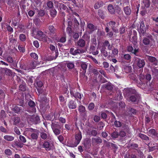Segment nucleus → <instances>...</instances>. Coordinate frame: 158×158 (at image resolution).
<instances>
[{
  "label": "nucleus",
  "mask_w": 158,
  "mask_h": 158,
  "mask_svg": "<svg viewBox=\"0 0 158 158\" xmlns=\"http://www.w3.org/2000/svg\"><path fill=\"white\" fill-rule=\"evenodd\" d=\"M66 65L69 69H71L74 67V63L73 62H68L66 63Z\"/></svg>",
  "instance_id": "nucleus-32"
},
{
  "label": "nucleus",
  "mask_w": 158,
  "mask_h": 158,
  "mask_svg": "<svg viewBox=\"0 0 158 158\" xmlns=\"http://www.w3.org/2000/svg\"><path fill=\"white\" fill-rule=\"evenodd\" d=\"M27 120L30 124H36L40 122V119L37 115L30 116L27 118Z\"/></svg>",
  "instance_id": "nucleus-4"
},
{
  "label": "nucleus",
  "mask_w": 158,
  "mask_h": 158,
  "mask_svg": "<svg viewBox=\"0 0 158 158\" xmlns=\"http://www.w3.org/2000/svg\"><path fill=\"white\" fill-rule=\"evenodd\" d=\"M103 47H107V48L109 50H111L112 48V46L111 45L109 41L107 40H105L103 43Z\"/></svg>",
  "instance_id": "nucleus-22"
},
{
  "label": "nucleus",
  "mask_w": 158,
  "mask_h": 158,
  "mask_svg": "<svg viewBox=\"0 0 158 158\" xmlns=\"http://www.w3.org/2000/svg\"><path fill=\"white\" fill-rule=\"evenodd\" d=\"M94 107V105L93 103H90L89 105L88 108L89 110H92Z\"/></svg>",
  "instance_id": "nucleus-55"
},
{
  "label": "nucleus",
  "mask_w": 158,
  "mask_h": 158,
  "mask_svg": "<svg viewBox=\"0 0 158 158\" xmlns=\"http://www.w3.org/2000/svg\"><path fill=\"white\" fill-rule=\"evenodd\" d=\"M123 10L125 14L127 15H130L131 13L130 8L128 6H127L124 8Z\"/></svg>",
  "instance_id": "nucleus-23"
},
{
  "label": "nucleus",
  "mask_w": 158,
  "mask_h": 158,
  "mask_svg": "<svg viewBox=\"0 0 158 158\" xmlns=\"http://www.w3.org/2000/svg\"><path fill=\"white\" fill-rule=\"evenodd\" d=\"M5 117V111L3 110H2L0 112V118H4Z\"/></svg>",
  "instance_id": "nucleus-48"
},
{
  "label": "nucleus",
  "mask_w": 158,
  "mask_h": 158,
  "mask_svg": "<svg viewBox=\"0 0 158 158\" xmlns=\"http://www.w3.org/2000/svg\"><path fill=\"white\" fill-rule=\"evenodd\" d=\"M123 58L124 59L127 60H129L131 59V56L128 54H126L124 55Z\"/></svg>",
  "instance_id": "nucleus-58"
},
{
  "label": "nucleus",
  "mask_w": 158,
  "mask_h": 158,
  "mask_svg": "<svg viewBox=\"0 0 158 158\" xmlns=\"http://www.w3.org/2000/svg\"><path fill=\"white\" fill-rule=\"evenodd\" d=\"M102 64L103 65V67L105 68H108L109 66V63L106 62H103L102 63Z\"/></svg>",
  "instance_id": "nucleus-60"
},
{
  "label": "nucleus",
  "mask_w": 158,
  "mask_h": 158,
  "mask_svg": "<svg viewBox=\"0 0 158 158\" xmlns=\"http://www.w3.org/2000/svg\"><path fill=\"white\" fill-rule=\"evenodd\" d=\"M62 126H60L58 122L52 123L51 124V127L52 129H61Z\"/></svg>",
  "instance_id": "nucleus-18"
},
{
  "label": "nucleus",
  "mask_w": 158,
  "mask_h": 158,
  "mask_svg": "<svg viewBox=\"0 0 158 158\" xmlns=\"http://www.w3.org/2000/svg\"><path fill=\"white\" fill-rule=\"evenodd\" d=\"M111 136L112 137L116 138L119 136V133L117 132H114L112 133Z\"/></svg>",
  "instance_id": "nucleus-47"
},
{
  "label": "nucleus",
  "mask_w": 158,
  "mask_h": 158,
  "mask_svg": "<svg viewBox=\"0 0 158 158\" xmlns=\"http://www.w3.org/2000/svg\"><path fill=\"white\" fill-rule=\"evenodd\" d=\"M53 54H54L53 55H55L54 56H53L52 59H55L58 56V53L57 51H55L54 52H53Z\"/></svg>",
  "instance_id": "nucleus-53"
},
{
  "label": "nucleus",
  "mask_w": 158,
  "mask_h": 158,
  "mask_svg": "<svg viewBox=\"0 0 158 158\" xmlns=\"http://www.w3.org/2000/svg\"><path fill=\"white\" fill-rule=\"evenodd\" d=\"M108 10L109 11L111 14H114L115 12L114 9L112 5L110 4L108 6Z\"/></svg>",
  "instance_id": "nucleus-30"
},
{
  "label": "nucleus",
  "mask_w": 158,
  "mask_h": 158,
  "mask_svg": "<svg viewBox=\"0 0 158 158\" xmlns=\"http://www.w3.org/2000/svg\"><path fill=\"white\" fill-rule=\"evenodd\" d=\"M60 129L58 128V129H52L53 131V132L54 134L57 135H59L60 133Z\"/></svg>",
  "instance_id": "nucleus-38"
},
{
  "label": "nucleus",
  "mask_w": 158,
  "mask_h": 158,
  "mask_svg": "<svg viewBox=\"0 0 158 158\" xmlns=\"http://www.w3.org/2000/svg\"><path fill=\"white\" fill-rule=\"evenodd\" d=\"M47 5L49 8H51L53 7V3L52 1H48L47 3Z\"/></svg>",
  "instance_id": "nucleus-44"
},
{
  "label": "nucleus",
  "mask_w": 158,
  "mask_h": 158,
  "mask_svg": "<svg viewBox=\"0 0 158 158\" xmlns=\"http://www.w3.org/2000/svg\"><path fill=\"white\" fill-rule=\"evenodd\" d=\"M153 31L158 33V25H156L153 28Z\"/></svg>",
  "instance_id": "nucleus-64"
},
{
  "label": "nucleus",
  "mask_w": 158,
  "mask_h": 158,
  "mask_svg": "<svg viewBox=\"0 0 158 158\" xmlns=\"http://www.w3.org/2000/svg\"><path fill=\"white\" fill-rule=\"evenodd\" d=\"M135 62L139 68L143 67L145 64V61L143 60H141L137 58H135Z\"/></svg>",
  "instance_id": "nucleus-10"
},
{
  "label": "nucleus",
  "mask_w": 158,
  "mask_h": 158,
  "mask_svg": "<svg viewBox=\"0 0 158 158\" xmlns=\"http://www.w3.org/2000/svg\"><path fill=\"white\" fill-rule=\"evenodd\" d=\"M26 131H30L32 133L30 135L31 138L33 140H37L39 135V131L36 129H33L31 128H26Z\"/></svg>",
  "instance_id": "nucleus-3"
},
{
  "label": "nucleus",
  "mask_w": 158,
  "mask_h": 158,
  "mask_svg": "<svg viewBox=\"0 0 158 158\" xmlns=\"http://www.w3.org/2000/svg\"><path fill=\"white\" fill-rule=\"evenodd\" d=\"M102 87L103 88H106L109 90H111L113 89V87L111 84L109 83L103 85Z\"/></svg>",
  "instance_id": "nucleus-21"
},
{
  "label": "nucleus",
  "mask_w": 158,
  "mask_h": 158,
  "mask_svg": "<svg viewBox=\"0 0 158 158\" xmlns=\"http://www.w3.org/2000/svg\"><path fill=\"white\" fill-rule=\"evenodd\" d=\"M30 55L31 56L35 59H37L38 58V56L37 55L34 53H31Z\"/></svg>",
  "instance_id": "nucleus-52"
},
{
  "label": "nucleus",
  "mask_w": 158,
  "mask_h": 158,
  "mask_svg": "<svg viewBox=\"0 0 158 158\" xmlns=\"http://www.w3.org/2000/svg\"><path fill=\"white\" fill-rule=\"evenodd\" d=\"M139 137L143 140H149V138L146 135L140 133L139 134Z\"/></svg>",
  "instance_id": "nucleus-31"
},
{
  "label": "nucleus",
  "mask_w": 158,
  "mask_h": 158,
  "mask_svg": "<svg viewBox=\"0 0 158 158\" xmlns=\"http://www.w3.org/2000/svg\"><path fill=\"white\" fill-rule=\"evenodd\" d=\"M97 45H90L89 48V50L92 52V54L94 55H96L98 53V51L96 50L94 52V51L96 48Z\"/></svg>",
  "instance_id": "nucleus-17"
},
{
  "label": "nucleus",
  "mask_w": 158,
  "mask_h": 158,
  "mask_svg": "<svg viewBox=\"0 0 158 158\" xmlns=\"http://www.w3.org/2000/svg\"><path fill=\"white\" fill-rule=\"evenodd\" d=\"M107 24H108L110 26L112 29V30L115 33H118V27L116 26V25L118 26V24H116L115 22L111 21L110 22L108 23Z\"/></svg>",
  "instance_id": "nucleus-9"
},
{
  "label": "nucleus",
  "mask_w": 158,
  "mask_h": 158,
  "mask_svg": "<svg viewBox=\"0 0 158 158\" xmlns=\"http://www.w3.org/2000/svg\"><path fill=\"white\" fill-rule=\"evenodd\" d=\"M100 120V118L99 116L97 115L95 116L94 117V120L96 122H98Z\"/></svg>",
  "instance_id": "nucleus-61"
},
{
  "label": "nucleus",
  "mask_w": 158,
  "mask_h": 158,
  "mask_svg": "<svg viewBox=\"0 0 158 158\" xmlns=\"http://www.w3.org/2000/svg\"><path fill=\"white\" fill-rule=\"evenodd\" d=\"M68 107L71 109H74L77 107V104L75 101L70 100L68 103Z\"/></svg>",
  "instance_id": "nucleus-13"
},
{
  "label": "nucleus",
  "mask_w": 158,
  "mask_h": 158,
  "mask_svg": "<svg viewBox=\"0 0 158 158\" xmlns=\"http://www.w3.org/2000/svg\"><path fill=\"white\" fill-rule=\"evenodd\" d=\"M136 91L135 89L132 88L125 89L124 91V94L126 96L129 95L130 94H135ZM126 97H127L125 96ZM127 99V98H126Z\"/></svg>",
  "instance_id": "nucleus-11"
},
{
  "label": "nucleus",
  "mask_w": 158,
  "mask_h": 158,
  "mask_svg": "<svg viewBox=\"0 0 158 158\" xmlns=\"http://www.w3.org/2000/svg\"><path fill=\"white\" fill-rule=\"evenodd\" d=\"M81 67L83 69V73H86V69L87 67V64L85 63H82L81 64Z\"/></svg>",
  "instance_id": "nucleus-29"
},
{
  "label": "nucleus",
  "mask_w": 158,
  "mask_h": 158,
  "mask_svg": "<svg viewBox=\"0 0 158 158\" xmlns=\"http://www.w3.org/2000/svg\"><path fill=\"white\" fill-rule=\"evenodd\" d=\"M112 54L114 55H117L118 53V49L117 48H114L112 50Z\"/></svg>",
  "instance_id": "nucleus-57"
},
{
  "label": "nucleus",
  "mask_w": 158,
  "mask_h": 158,
  "mask_svg": "<svg viewBox=\"0 0 158 158\" xmlns=\"http://www.w3.org/2000/svg\"><path fill=\"white\" fill-rule=\"evenodd\" d=\"M5 153L7 156H10L12 154L11 151L9 149L5 150Z\"/></svg>",
  "instance_id": "nucleus-46"
},
{
  "label": "nucleus",
  "mask_w": 158,
  "mask_h": 158,
  "mask_svg": "<svg viewBox=\"0 0 158 158\" xmlns=\"http://www.w3.org/2000/svg\"><path fill=\"white\" fill-rule=\"evenodd\" d=\"M126 134L125 132L123 131H120L119 133V135L121 137H124L126 136Z\"/></svg>",
  "instance_id": "nucleus-50"
},
{
  "label": "nucleus",
  "mask_w": 158,
  "mask_h": 158,
  "mask_svg": "<svg viewBox=\"0 0 158 158\" xmlns=\"http://www.w3.org/2000/svg\"><path fill=\"white\" fill-rule=\"evenodd\" d=\"M13 124L17 125L20 122V119L19 117H15L13 118Z\"/></svg>",
  "instance_id": "nucleus-26"
},
{
  "label": "nucleus",
  "mask_w": 158,
  "mask_h": 158,
  "mask_svg": "<svg viewBox=\"0 0 158 158\" xmlns=\"http://www.w3.org/2000/svg\"><path fill=\"white\" fill-rule=\"evenodd\" d=\"M86 49H84L82 48H79L75 50V55L78 54H81L84 53L86 51Z\"/></svg>",
  "instance_id": "nucleus-25"
},
{
  "label": "nucleus",
  "mask_w": 158,
  "mask_h": 158,
  "mask_svg": "<svg viewBox=\"0 0 158 158\" xmlns=\"http://www.w3.org/2000/svg\"><path fill=\"white\" fill-rule=\"evenodd\" d=\"M36 62L34 61H32L30 63V66L29 67L28 70L29 69H34L35 68L36 66Z\"/></svg>",
  "instance_id": "nucleus-34"
},
{
  "label": "nucleus",
  "mask_w": 158,
  "mask_h": 158,
  "mask_svg": "<svg viewBox=\"0 0 158 158\" xmlns=\"http://www.w3.org/2000/svg\"><path fill=\"white\" fill-rule=\"evenodd\" d=\"M114 124L116 127H119L122 126V124L119 121H115L114 123Z\"/></svg>",
  "instance_id": "nucleus-51"
},
{
  "label": "nucleus",
  "mask_w": 158,
  "mask_h": 158,
  "mask_svg": "<svg viewBox=\"0 0 158 158\" xmlns=\"http://www.w3.org/2000/svg\"><path fill=\"white\" fill-rule=\"evenodd\" d=\"M14 143H15L16 145L20 148H22L23 146V143L20 142H18L17 141H14Z\"/></svg>",
  "instance_id": "nucleus-45"
},
{
  "label": "nucleus",
  "mask_w": 158,
  "mask_h": 158,
  "mask_svg": "<svg viewBox=\"0 0 158 158\" xmlns=\"http://www.w3.org/2000/svg\"><path fill=\"white\" fill-rule=\"evenodd\" d=\"M40 136L41 138L44 140L47 139L48 137V135L44 132H41Z\"/></svg>",
  "instance_id": "nucleus-33"
},
{
  "label": "nucleus",
  "mask_w": 158,
  "mask_h": 158,
  "mask_svg": "<svg viewBox=\"0 0 158 158\" xmlns=\"http://www.w3.org/2000/svg\"><path fill=\"white\" fill-rule=\"evenodd\" d=\"M19 39L20 40L22 41H24L26 39V37L25 35L22 34L19 35Z\"/></svg>",
  "instance_id": "nucleus-42"
},
{
  "label": "nucleus",
  "mask_w": 158,
  "mask_h": 158,
  "mask_svg": "<svg viewBox=\"0 0 158 158\" xmlns=\"http://www.w3.org/2000/svg\"><path fill=\"white\" fill-rule=\"evenodd\" d=\"M32 33L33 36L44 42H47L49 39L47 35L39 29H33Z\"/></svg>",
  "instance_id": "nucleus-1"
},
{
  "label": "nucleus",
  "mask_w": 158,
  "mask_h": 158,
  "mask_svg": "<svg viewBox=\"0 0 158 158\" xmlns=\"http://www.w3.org/2000/svg\"><path fill=\"white\" fill-rule=\"evenodd\" d=\"M48 30L51 34H54L56 33V30L52 25L49 26Z\"/></svg>",
  "instance_id": "nucleus-28"
},
{
  "label": "nucleus",
  "mask_w": 158,
  "mask_h": 158,
  "mask_svg": "<svg viewBox=\"0 0 158 158\" xmlns=\"http://www.w3.org/2000/svg\"><path fill=\"white\" fill-rule=\"evenodd\" d=\"M73 95L75 98H78L81 99L82 98L81 94L78 92L76 93L75 94Z\"/></svg>",
  "instance_id": "nucleus-41"
},
{
  "label": "nucleus",
  "mask_w": 158,
  "mask_h": 158,
  "mask_svg": "<svg viewBox=\"0 0 158 158\" xmlns=\"http://www.w3.org/2000/svg\"><path fill=\"white\" fill-rule=\"evenodd\" d=\"M147 58L150 62L153 63V64L155 65L157 64V61L155 57L151 56H148Z\"/></svg>",
  "instance_id": "nucleus-19"
},
{
  "label": "nucleus",
  "mask_w": 158,
  "mask_h": 158,
  "mask_svg": "<svg viewBox=\"0 0 158 158\" xmlns=\"http://www.w3.org/2000/svg\"><path fill=\"white\" fill-rule=\"evenodd\" d=\"M140 98L139 95L136 94L130 97V100L132 102H135L137 100H139Z\"/></svg>",
  "instance_id": "nucleus-16"
},
{
  "label": "nucleus",
  "mask_w": 158,
  "mask_h": 158,
  "mask_svg": "<svg viewBox=\"0 0 158 158\" xmlns=\"http://www.w3.org/2000/svg\"><path fill=\"white\" fill-rule=\"evenodd\" d=\"M28 104L30 107L33 108L32 109V112H35L36 111V109L34 108L35 106V102L32 100H30Z\"/></svg>",
  "instance_id": "nucleus-24"
},
{
  "label": "nucleus",
  "mask_w": 158,
  "mask_h": 158,
  "mask_svg": "<svg viewBox=\"0 0 158 158\" xmlns=\"http://www.w3.org/2000/svg\"><path fill=\"white\" fill-rule=\"evenodd\" d=\"M138 31L140 37L144 36L146 33V28L145 26L143 21H142L140 23V28L138 29Z\"/></svg>",
  "instance_id": "nucleus-6"
},
{
  "label": "nucleus",
  "mask_w": 158,
  "mask_h": 158,
  "mask_svg": "<svg viewBox=\"0 0 158 158\" xmlns=\"http://www.w3.org/2000/svg\"><path fill=\"white\" fill-rule=\"evenodd\" d=\"M128 36L130 37V38L131 37H132V39L131 40V41L134 45H136L137 43L136 31L135 30L131 31L129 33Z\"/></svg>",
  "instance_id": "nucleus-5"
},
{
  "label": "nucleus",
  "mask_w": 158,
  "mask_h": 158,
  "mask_svg": "<svg viewBox=\"0 0 158 158\" xmlns=\"http://www.w3.org/2000/svg\"><path fill=\"white\" fill-rule=\"evenodd\" d=\"M143 43L144 45H149L150 46H154L155 44V41L152 36L150 35L143 38Z\"/></svg>",
  "instance_id": "nucleus-2"
},
{
  "label": "nucleus",
  "mask_w": 158,
  "mask_h": 158,
  "mask_svg": "<svg viewBox=\"0 0 158 158\" xmlns=\"http://www.w3.org/2000/svg\"><path fill=\"white\" fill-rule=\"evenodd\" d=\"M101 52L102 55L104 57H106L107 56L108 53L105 48L102 47L101 49Z\"/></svg>",
  "instance_id": "nucleus-27"
},
{
  "label": "nucleus",
  "mask_w": 158,
  "mask_h": 158,
  "mask_svg": "<svg viewBox=\"0 0 158 158\" xmlns=\"http://www.w3.org/2000/svg\"><path fill=\"white\" fill-rule=\"evenodd\" d=\"M43 147L48 151L52 150L54 148L52 142H49L48 141L44 142L43 145Z\"/></svg>",
  "instance_id": "nucleus-7"
},
{
  "label": "nucleus",
  "mask_w": 158,
  "mask_h": 158,
  "mask_svg": "<svg viewBox=\"0 0 158 158\" xmlns=\"http://www.w3.org/2000/svg\"><path fill=\"white\" fill-rule=\"evenodd\" d=\"M7 61L9 63H11L13 62L12 58L10 56H8L6 59Z\"/></svg>",
  "instance_id": "nucleus-62"
},
{
  "label": "nucleus",
  "mask_w": 158,
  "mask_h": 158,
  "mask_svg": "<svg viewBox=\"0 0 158 158\" xmlns=\"http://www.w3.org/2000/svg\"><path fill=\"white\" fill-rule=\"evenodd\" d=\"M93 142L96 143L98 144L102 142V139L99 137H96L92 139Z\"/></svg>",
  "instance_id": "nucleus-36"
},
{
  "label": "nucleus",
  "mask_w": 158,
  "mask_h": 158,
  "mask_svg": "<svg viewBox=\"0 0 158 158\" xmlns=\"http://www.w3.org/2000/svg\"><path fill=\"white\" fill-rule=\"evenodd\" d=\"M87 27L90 30L92 31L96 29V27H95V26L92 23H88Z\"/></svg>",
  "instance_id": "nucleus-35"
},
{
  "label": "nucleus",
  "mask_w": 158,
  "mask_h": 158,
  "mask_svg": "<svg viewBox=\"0 0 158 158\" xmlns=\"http://www.w3.org/2000/svg\"><path fill=\"white\" fill-rule=\"evenodd\" d=\"M59 120L62 123H64L66 122V119L65 118L62 117H59L58 118Z\"/></svg>",
  "instance_id": "nucleus-56"
},
{
  "label": "nucleus",
  "mask_w": 158,
  "mask_h": 158,
  "mask_svg": "<svg viewBox=\"0 0 158 158\" xmlns=\"http://www.w3.org/2000/svg\"><path fill=\"white\" fill-rule=\"evenodd\" d=\"M78 110L80 112L84 113L85 111V108L84 106L81 105L79 106Z\"/></svg>",
  "instance_id": "nucleus-37"
},
{
  "label": "nucleus",
  "mask_w": 158,
  "mask_h": 158,
  "mask_svg": "<svg viewBox=\"0 0 158 158\" xmlns=\"http://www.w3.org/2000/svg\"><path fill=\"white\" fill-rule=\"evenodd\" d=\"M82 138V135L81 132L79 131L77 132L75 135V141L74 145L76 147L79 144Z\"/></svg>",
  "instance_id": "nucleus-8"
},
{
  "label": "nucleus",
  "mask_w": 158,
  "mask_h": 158,
  "mask_svg": "<svg viewBox=\"0 0 158 158\" xmlns=\"http://www.w3.org/2000/svg\"><path fill=\"white\" fill-rule=\"evenodd\" d=\"M19 140L23 143H25L26 142L27 140L22 135H20L19 137Z\"/></svg>",
  "instance_id": "nucleus-40"
},
{
  "label": "nucleus",
  "mask_w": 158,
  "mask_h": 158,
  "mask_svg": "<svg viewBox=\"0 0 158 158\" xmlns=\"http://www.w3.org/2000/svg\"><path fill=\"white\" fill-rule=\"evenodd\" d=\"M109 71L110 73L115 72V69H114V67L112 65H111L110 66Z\"/></svg>",
  "instance_id": "nucleus-54"
},
{
  "label": "nucleus",
  "mask_w": 158,
  "mask_h": 158,
  "mask_svg": "<svg viewBox=\"0 0 158 158\" xmlns=\"http://www.w3.org/2000/svg\"><path fill=\"white\" fill-rule=\"evenodd\" d=\"M90 45H97L96 39L94 37L91 39Z\"/></svg>",
  "instance_id": "nucleus-49"
},
{
  "label": "nucleus",
  "mask_w": 158,
  "mask_h": 158,
  "mask_svg": "<svg viewBox=\"0 0 158 158\" xmlns=\"http://www.w3.org/2000/svg\"><path fill=\"white\" fill-rule=\"evenodd\" d=\"M4 139L6 141H13L15 139V137L10 135H5L3 137Z\"/></svg>",
  "instance_id": "nucleus-20"
},
{
  "label": "nucleus",
  "mask_w": 158,
  "mask_h": 158,
  "mask_svg": "<svg viewBox=\"0 0 158 158\" xmlns=\"http://www.w3.org/2000/svg\"><path fill=\"white\" fill-rule=\"evenodd\" d=\"M85 44V40L82 39H79L77 43V45L81 48L84 47Z\"/></svg>",
  "instance_id": "nucleus-15"
},
{
  "label": "nucleus",
  "mask_w": 158,
  "mask_h": 158,
  "mask_svg": "<svg viewBox=\"0 0 158 158\" xmlns=\"http://www.w3.org/2000/svg\"><path fill=\"white\" fill-rule=\"evenodd\" d=\"M125 29L124 27H120V30H119L120 33V34H123L125 32Z\"/></svg>",
  "instance_id": "nucleus-63"
},
{
  "label": "nucleus",
  "mask_w": 158,
  "mask_h": 158,
  "mask_svg": "<svg viewBox=\"0 0 158 158\" xmlns=\"http://www.w3.org/2000/svg\"><path fill=\"white\" fill-rule=\"evenodd\" d=\"M50 13L51 16L54 17L56 15L57 12L55 9H53L50 11Z\"/></svg>",
  "instance_id": "nucleus-43"
},
{
  "label": "nucleus",
  "mask_w": 158,
  "mask_h": 158,
  "mask_svg": "<svg viewBox=\"0 0 158 158\" xmlns=\"http://www.w3.org/2000/svg\"><path fill=\"white\" fill-rule=\"evenodd\" d=\"M14 131L15 133L18 135H20V134L21 133L20 131L17 127H15L14 128Z\"/></svg>",
  "instance_id": "nucleus-59"
},
{
  "label": "nucleus",
  "mask_w": 158,
  "mask_h": 158,
  "mask_svg": "<svg viewBox=\"0 0 158 158\" xmlns=\"http://www.w3.org/2000/svg\"><path fill=\"white\" fill-rule=\"evenodd\" d=\"M148 135L153 138L157 136L158 134L154 129H150L148 132Z\"/></svg>",
  "instance_id": "nucleus-14"
},
{
  "label": "nucleus",
  "mask_w": 158,
  "mask_h": 158,
  "mask_svg": "<svg viewBox=\"0 0 158 158\" xmlns=\"http://www.w3.org/2000/svg\"><path fill=\"white\" fill-rule=\"evenodd\" d=\"M23 108L20 106H16L13 108L14 111L16 113L19 114L23 112Z\"/></svg>",
  "instance_id": "nucleus-12"
},
{
  "label": "nucleus",
  "mask_w": 158,
  "mask_h": 158,
  "mask_svg": "<svg viewBox=\"0 0 158 158\" xmlns=\"http://www.w3.org/2000/svg\"><path fill=\"white\" fill-rule=\"evenodd\" d=\"M150 1L149 0H144L143 3L145 7L147 8L150 6Z\"/></svg>",
  "instance_id": "nucleus-39"
}]
</instances>
